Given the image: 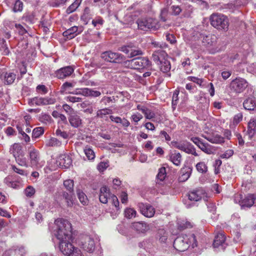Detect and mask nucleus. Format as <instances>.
<instances>
[{"instance_id":"nucleus-1","label":"nucleus","mask_w":256,"mask_h":256,"mask_svg":"<svg viewBox=\"0 0 256 256\" xmlns=\"http://www.w3.org/2000/svg\"><path fill=\"white\" fill-rule=\"evenodd\" d=\"M57 230L55 234L60 240L59 248L64 255L68 256L76 248L68 242L72 237V224L66 220L58 218L55 220Z\"/></svg>"},{"instance_id":"nucleus-2","label":"nucleus","mask_w":256,"mask_h":256,"mask_svg":"<svg viewBox=\"0 0 256 256\" xmlns=\"http://www.w3.org/2000/svg\"><path fill=\"white\" fill-rule=\"evenodd\" d=\"M192 245V248L197 246V240L194 234L181 235L177 237L174 242V247L179 252H184Z\"/></svg>"},{"instance_id":"nucleus-3","label":"nucleus","mask_w":256,"mask_h":256,"mask_svg":"<svg viewBox=\"0 0 256 256\" xmlns=\"http://www.w3.org/2000/svg\"><path fill=\"white\" fill-rule=\"evenodd\" d=\"M211 25L219 30L226 32L228 30L229 20L223 14L215 13L210 18Z\"/></svg>"},{"instance_id":"nucleus-4","label":"nucleus","mask_w":256,"mask_h":256,"mask_svg":"<svg viewBox=\"0 0 256 256\" xmlns=\"http://www.w3.org/2000/svg\"><path fill=\"white\" fill-rule=\"evenodd\" d=\"M136 24L139 29L144 31L148 30H156L160 27L158 21L152 18H139L137 20Z\"/></svg>"},{"instance_id":"nucleus-5","label":"nucleus","mask_w":256,"mask_h":256,"mask_svg":"<svg viewBox=\"0 0 256 256\" xmlns=\"http://www.w3.org/2000/svg\"><path fill=\"white\" fill-rule=\"evenodd\" d=\"M100 58L106 62L120 64L125 60V56L122 54L107 50L100 54Z\"/></svg>"},{"instance_id":"nucleus-6","label":"nucleus","mask_w":256,"mask_h":256,"mask_svg":"<svg viewBox=\"0 0 256 256\" xmlns=\"http://www.w3.org/2000/svg\"><path fill=\"white\" fill-rule=\"evenodd\" d=\"M30 166L34 168L38 169L42 168L43 164L40 160V152L36 150L32 149L29 152Z\"/></svg>"},{"instance_id":"nucleus-7","label":"nucleus","mask_w":256,"mask_h":256,"mask_svg":"<svg viewBox=\"0 0 256 256\" xmlns=\"http://www.w3.org/2000/svg\"><path fill=\"white\" fill-rule=\"evenodd\" d=\"M218 38L214 34H209L202 36V43L204 46L208 50H212V52H216Z\"/></svg>"},{"instance_id":"nucleus-8","label":"nucleus","mask_w":256,"mask_h":256,"mask_svg":"<svg viewBox=\"0 0 256 256\" xmlns=\"http://www.w3.org/2000/svg\"><path fill=\"white\" fill-rule=\"evenodd\" d=\"M248 86L246 81L242 78H236L232 80L230 84L231 90L236 93L242 92Z\"/></svg>"},{"instance_id":"nucleus-9","label":"nucleus","mask_w":256,"mask_h":256,"mask_svg":"<svg viewBox=\"0 0 256 256\" xmlns=\"http://www.w3.org/2000/svg\"><path fill=\"white\" fill-rule=\"evenodd\" d=\"M56 99L50 97H34L30 99L28 103L30 106H44L48 104H52L55 103Z\"/></svg>"},{"instance_id":"nucleus-10","label":"nucleus","mask_w":256,"mask_h":256,"mask_svg":"<svg viewBox=\"0 0 256 256\" xmlns=\"http://www.w3.org/2000/svg\"><path fill=\"white\" fill-rule=\"evenodd\" d=\"M84 250L92 252L95 248V243L94 239L89 236H84L81 238L80 244Z\"/></svg>"},{"instance_id":"nucleus-11","label":"nucleus","mask_w":256,"mask_h":256,"mask_svg":"<svg viewBox=\"0 0 256 256\" xmlns=\"http://www.w3.org/2000/svg\"><path fill=\"white\" fill-rule=\"evenodd\" d=\"M150 62L147 58L138 57L133 58L134 69L146 68L150 66Z\"/></svg>"},{"instance_id":"nucleus-12","label":"nucleus","mask_w":256,"mask_h":256,"mask_svg":"<svg viewBox=\"0 0 256 256\" xmlns=\"http://www.w3.org/2000/svg\"><path fill=\"white\" fill-rule=\"evenodd\" d=\"M141 213L146 217L152 218L155 214V209L148 204L140 203L138 204Z\"/></svg>"},{"instance_id":"nucleus-13","label":"nucleus","mask_w":256,"mask_h":256,"mask_svg":"<svg viewBox=\"0 0 256 256\" xmlns=\"http://www.w3.org/2000/svg\"><path fill=\"white\" fill-rule=\"evenodd\" d=\"M71 158L67 154H61L57 158L56 164L62 168H68L72 164Z\"/></svg>"},{"instance_id":"nucleus-14","label":"nucleus","mask_w":256,"mask_h":256,"mask_svg":"<svg viewBox=\"0 0 256 256\" xmlns=\"http://www.w3.org/2000/svg\"><path fill=\"white\" fill-rule=\"evenodd\" d=\"M68 121L70 126L74 128L82 127V120L80 116L77 114L76 112H72L68 116Z\"/></svg>"},{"instance_id":"nucleus-15","label":"nucleus","mask_w":256,"mask_h":256,"mask_svg":"<svg viewBox=\"0 0 256 256\" xmlns=\"http://www.w3.org/2000/svg\"><path fill=\"white\" fill-rule=\"evenodd\" d=\"M74 70V68L70 66L62 68L56 72V76L60 79L64 78L70 76Z\"/></svg>"},{"instance_id":"nucleus-16","label":"nucleus","mask_w":256,"mask_h":256,"mask_svg":"<svg viewBox=\"0 0 256 256\" xmlns=\"http://www.w3.org/2000/svg\"><path fill=\"white\" fill-rule=\"evenodd\" d=\"M214 248L221 247L224 250L226 246V236L222 232H219L216 236L213 243Z\"/></svg>"},{"instance_id":"nucleus-17","label":"nucleus","mask_w":256,"mask_h":256,"mask_svg":"<svg viewBox=\"0 0 256 256\" xmlns=\"http://www.w3.org/2000/svg\"><path fill=\"white\" fill-rule=\"evenodd\" d=\"M179 150L188 154H192L194 156H198L196 148L194 146L189 142H182Z\"/></svg>"},{"instance_id":"nucleus-18","label":"nucleus","mask_w":256,"mask_h":256,"mask_svg":"<svg viewBox=\"0 0 256 256\" xmlns=\"http://www.w3.org/2000/svg\"><path fill=\"white\" fill-rule=\"evenodd\" d=\"M82 30V28H78V26H74L64 32L63 35L68 39L70 40L81 33Z\"/></svg>"},{"instance_id":"nucleus-19","label":"nucleus","mask_w":256,"mask_h":256,"mask_svg":"<svg viewBox=\"0 0 256 256\" xmlns=\"http://www.w3.org/2000/svg\"><path fill=\"white\" fill-rule=\"evenodd\" d=\"M112 194L110 192L109 190L106 186H104L100 188L99 199L101 202L106 204L108 200L110 198Z\"/></svg>"},{"instance_id":"nucleus-20","label":"nucleus","mask_w":256,"mask_h":256,"mask_svg":"<svg viewBox=\"0 0 256 256\" xmlns=\"http://www.w3.org/2000/svg\"><path fill=\"white\" fill-rule=\"evenodd\" d=\"M205 193L202 189H198L190 192L188 195V199L191 201L198 202L202 199Z\"/></svg>"},{"instance_id":"nucleus-21","label":"nucleus","mask_w":256,"mask_h":256,"mask_svg":"<svg viewBox=\"0 0 256 256\" xmlns=\"http://www.w3.org/2000/svg\"><path fill=\"white\" fill-rule=\"evenodd\" d=\"M168 160L174 165L179 166L182 162V155L180 152L174 150L169 154Z\"/></svg>"},{"instance_id":"nucleus-22","label":"nucleus","mask_w":256,"mask_h":256,"mask_svg":"<svg viewBox=\"0 0 256 256\" xmlns=\"http://www.w3.org/2000/svg\"><path fill=\"white\" fill-rule=\"evenodd\" d=\"M202 136L208 142L212 144H220L224 142V138L218 134H213L211 136L202 134Z\"/></svg>"},{"instance_id":"nucleus-23","label":"nucleus","mask_w":256,"mask_h":256,"mask_svg":"<svg viewBox=\"0 0 256 256\" xmlns=\"http://www.w3.org/2000/svg\"><path fill=\"white\" fill-rule=\"evenodd\" d=\"M5 84H11L14 82L16 75L12 72H6L2 74Z\"/></svg>"},{"instance_id":"nucleus-24","label":"nucleus","mask_w":256,"mask_h":256,"mask_svg":"<svg viewBox=\"0 0 256 256\" xmlns=\"http://www.w3.org/2000/svg\"><path fill=\"white\" fill-rule=\"evenodd\" d=\"M60 198L64 200L68 207H72L74 205L73 192H62Z\"/></svg>"},{"instance_id":"nucleus-25","label":"nucleus","mask_w":256,"mask_h":256,"mask_svg":"<svg viewBox=\"0 0 256 256\" xmlns=\"http://www.w3.org/2000/svg\"><path fill=\"white\" fill-rule=\"evenodd\" d=\"M132 227L136 232L142 233L145 232L149 228L148 225L142 222H134L132 224Z\"/></svg>"},{"instance_id":"nucleus-26","label":"nucleus","mask_w":256,"mask_h":256,"mask_svg":"<svg viewBox=\"0 0 256 256\" xmlns=\"http://www.w3.org/2000/svg\"><path fill=\"white\" fill-rule=\"evenodd\" d=\"M243 106L246 110H253L256 108V100L254 98H248L246 100Z\"/></svg>"},{"instance_id":"nucleus-27","label":"nucleus","mask_w":256,"mask_h":256,"mask_svg":"<svg viewBox=\"0 0 256 256\" xmlns=\"http://www.w3.org/2000/svg\"><path fill=\"white\" fill-rule=\"evenodd\" d=\"M239 204L242 208L251 207L254 204V198L252 195H248L239 200Z\"/></svg>"},{"instance_id":"nucleus-28","label":"nucleus","mask_w":256,"mask_h":256,"mask_svg":"<svg viewBox=\"0 0 256 256\" xmlns=\"http://www.w3.org/2000/svg\"><path fill=\"white\" fill-rule=\"evenodd\" d=\"M167 56L166 53L162 50H156L152 55L153 60L158 64V62H161L162 58Z\"/></svg>"},{"instance_id":"nucleus-29","label":"nucleus","mask_w":256,"mask_h":256,"mask_svg":"<svg viewBox=\"0 0 256 256\" xmlns=\"http://www.w3.org/2000/svg\"><path fill=\"white\" fill-rule=\"evenodd\" d=\"M158 65L160 70L163 72H167L170 71L171 68L169 60H166V58L161 60V62H158Z\"/></svg>"},{"instance_id":"nucleus-30","label":"nucleus","mask_w":256,"mask_h":256,"mask_svg":"<svg viewBox=\"0 0 256 256\" xmlns=\"http://www.w3.org/2000/svg\"><path fill=\"white\" fill-rule=\"evenodd\" d=\"M168 237V234L164 228H160L158 230L156 238L161 242H166Z\"/></svg>"},{"instance_id":"nucleus-31","label":"nucleus","mask_w":256,"mask_h":256,"mask_svg":"<svg viewBox=\"0 0 256 256\" xmlns=\"http://www.w3.org/2000/svg\"><path fill=\"white\" fill-rule=\"evenodd\" d=\"M248 132L250 137H252L255 133L256 128V120L252 119L248 124Z\"/></svg>"},{"instance_id":"nucleus-32","label":"nucleus","mask_w":256,"mask_h":256,"mask_svg":"<svg viewBox=\"0 0 256 256\" xmlns=\"http://www.w3.org/2000/svg\"><path fill=\"white\" fill-rule=\"evenodd\" d=\"M84 152L90 160H94L95 158V153L92 148L88 146H86L84 149Z\"/></svg>"},{"instance_id":"nucleus-33","label":"nucleus","mask_w":256,"mask_h":256,"mask_svg":"<svg viewBox=\"0 0 256 256\" xmlns=\"http://www.w3.org/2000/svg\"><path fill=\"white\" fill-rule=\"evenodd\" d=\"M192 170L190 168H182L181 170L182 175L179 177V180L180 182L186 180L190 176Z\"/></svg>"},{"instance_id":"nucleus-34","label":"nucleus","mask_w":256,"mask_h":256,"mask_svg":"<svg viewBox=\"0 0 256 256\" xmlns=\"http://www.w3.org/2000/svg\"><path fill=\"white\" fill-rule=\"evenodd\" d=\"M61 144V142L55 138H52L46 142V146L48 147L60 146Z\"/></svg>"},{"instance_id":"nucleus-35","label":"nucleus","mask_w":256,"mask_h":256,"mask_svg":"<svg viewBox=\"0 0 256 256\" xmlns=\"http://www.w3.org/2000/svg\"><path fill=\"white\" fill-rule=\"evenodd\" d=\"M76 194L80 202L84 206L88 204V199L85 194L80 189L76 190Z\"/></svg>"},{"instance_id":"nucleus-36","label":"nucleus","mask_w":256,"mask_h":256,"mask_svg":"<svg viewBox=\"0 0 256 256\" xmlns=\"http://www.w3.org/2000/svg\"><path fill=\"white\" fill-rule=\"evenodd\" d=\"M10 152L14 158H16V156H19V154L22 152V146L18 144H14L10 149Z\"/></svg>"},{"instance_id":"nucleus-37","label":"nucleus","mask_w":256,"mask_h":256,"mask_svg":"<svg viewBox=\"0 0 256 256\" xmlns=\"http://www.w3.org/2000/svg\"><path fill=\"white\" fill-rule=\"evenodd\" d=\"M192 224L186 220H182L178 222V228L180 230H183L186 228H192Z\"/></svg>"},{"instance_id":"nucleus-38","label":"nucleus","mask_w":256,"mask_h":256,"mask_svg":"<svg viewBox=\"0 0 256 256\" xmlns=\"http://www.w3.org/2000/svg\"><path fill=\"white\" fill-rule=\"evenodd\" d=\"M134 18L131 14L126 15L122 20L120 21V22L126 26H131L134 22Z\"/></svg>"},{"instance_id":"nucleus-39","label":"nucleus","mask_w":256,"mask_h":256,"mask_svg":"<svg viewBox=\"0 0 256 256\" xmlns=\"http://www.w3.org/2000/svg\"><path fill=\"white\" fill-rule=\"evenodd\" d=\"M64 186L67 190L70 192H74V181L68 179L64 182Z\"/></svg>"},{"instance_id":"nucleus-40","label":"nucleus","mask_w":256,"mask_h":256,"mask_svg":"<svg viewBox=\"0 0 256 256\" xmlns=\"http://www.w3.org/2000/svg\"><path fill=\"white\" fill-rule=\"evenodd\" d=\"M136 214V212L135 210L132 208H126L124 210L125 216L129 219L135 218Z\"/></svg>"},{"instance_id":"nucleus-41","label":"nucleus","mask_w":256,"mask_h":256,"mask_svg":"<svg viewBox=\"0 0 256 256\" xmlns=\"http://www.w3.org/2000/svg\"><path fill=\"white\" fill-rule=\"evenodd\" d=\"M38 120L44 124H48L51 122L52 118L48 114L42 113L40 115Z\"/></svg>"},{"instance_id":"nucleus-42","label":"nucleus","mask_w":256,"mask_h":256,"mask_svg":"<svg viewBox=\"0 0 256 256\" xmlns=\"http://www.w3.org/2000/svg\"><path fill=\"white\" fill-rule=\"evenodd\" d=\"M197 170L200 173H206L208 171V167L204 162H198L196 165Z\"/></svg>"},{"instance_id":"nucleus-43","label":"nucleus","mask_w":256,"mask_h":256,"mask_svg":"<svg viewBox=\"0 0 256 256\" xmlns=\"http://www.w3.org/2000/svg\"><path fill=\"white\" fill-rule=\"evenodd\" d=\"M202 151L207 154H211L212 153V150L210 148V146L208 143L203 142L198 147Z\"/></svg>"},{"instance_id":"nucleus-44","label":"nucleus","mask_w":256,"mask_h":256,"mask_svg":"<svg viewBox=\"0 0 256 256\" xmlns=\"http://www.w3.org/2000/svg\"><path fill=\"white\" fill-rule=\"evenodd\" d=\"M142 113L144 114L146 118L148 120H152L156 116L155 113L147 107H146Z\"/></svg>"},{"instance_id":"nucleus-45","label":"nucleus","mask_w":256,"mask_h":256,"mask_svg":"<svg viewBox=\"0 0 256 256\" xmlns=\"http://www.w3.org/2000/svg\"><path fill=\"white\" fill-rule=\"evenodd\" d=\"M44 132V130L42 127H38L34 129L32 131V137L38 138Z\"/></svg>"},{"instance_id":"nucleus-46","label":"nucleus","mask_w":256,"mask_h":256,"mask_svg":"<svg viewBox=\"0 0 256 256\" xmlns=\"http://www.w3.org/2000/svg\"><path fill=\"white\" fill-rule=\"evenodd\" d=\"M79 5L80 2H78V1L74 2L67 8L66 12L68 14H70V13L74 12L78 7Z\"/></svg>"},{"instance_id":"nucleus-47","label":"nucleus","mask_w":256,"mask_h":256,"mask_svg":"<svg viewBox=\"0 0 256 256\" xmlns=\"http://www.w3.org/2000/svg\"><path fill=\"white\" fill-rule=\"evenodd\" d=\"M112 110L107 108L99 110L96 112V116L102 118L104 116L110 114Z\"/></svg>"},{"instance_id":"nucleus-48","label":"nucleus","mask_w":256,"mask_h":256,"mask_svg":"<svg viewBox=\"0 0 256 256\" xmlns=\"http://www.w3.org/2000/svg\"><path fill=\"white\" fill-rule=\"evenodd\" d=\"M36 91L41 94H44L48 93V88L44 84H39L36 87Z\"/></svg>"},{"instance_id":"nucleus-49","label":"nucleus","mask_w":256,"mask_h":256,"mask_svg":"<svg viewBox=\"0 0 256 256\" xmlns=\"http://www.w3.org/2000/svg\"><path fill=\"white\" fill-rule=\"evenodd\" d=\"M23 8V3L20 0L16 1L13 8L14 12H21Z\"/></svg>"},{"instance_id":"nucleus-50","label":"nucleus","mask_w":256,"mask_h":256,"mask_svg":"<svg viewBox=\"0 0 256 256\" xmlns=\"http://www.w3.org/2000/svg\"><path fill=\"white\" fill-rule=\"evenodd\" d=\"M166 176V168L164 167H162L159 169L158 172L157 174V178L160 181H162L164 180Z\"/></svg>"},{"instance_id":"nucleus-51","label":"nucleus","mask_w":256,"mask_h":256,"mask_svg":"<svg viewBox=\"0 0 256 256\" xmlns=\"http://www.w3.org/2000/svg\"><path fill=\"white\" fill-rule=\"evenodd\" d=\"M76 94H82L85 96H89L90 89L88 88H82L80 89H77Z\"/></svg>"},{"instance_id":"nucleus-52","label":"nucleus","mask_w":256,"mask_h":256,"mask_svg":"<svg viewBox=\"0 0 256 256\" xmlns=\"http://www.w3.org/2000/svg\"><path fill=\"white\" fill-rule=\"evenodd\" d=\"M132 51H130V55H128V58H132L135 56L142 55V52L140 49H135L133 46H132Z\"/></svg>"},{"instance_id":"nucleus-53","label":"nucleus","mask_w":256,"mask_h":256,"mask_svg":"<svg viewBox=\"0 0 256 256\" xmlns=\"http://www.w3.org/2000/svg\"><path fill=\"white\" fill-rule=\"evenodd\" d=\"M120 64H122V66L124 68H128L134 69L133 67V59L131 60H124L122 63Z\"/></svg>"},{"instance_id":"nucleus-54","label":"nucleus","mask_w":256,"mask_h":256,"mask_svg":"<svg viewBox=\"0 0 256 256\" xmlns=\"http://www.w3.org/2000/svg\"><path fill=\"white\" fill-rule=\"evenodd\" d=\"M116 99L114 96L109 97V96H104L101 100V102L104 103V104H108L111 102H116Z\"/></svg>"},{"instance_id":"nucleus-55","label":"nucleus","mask_w":256,"mask_h":256,"mask_svg":"<svg viewBox=\"0 0 256 256\" xmlns=\"http://www.w3.org/2000/svg\"><path fill=\"white\" fill-rule=\"evenodd\" d=\"M188 80L190 81H192L196 83V84L200 85V86H202V83L204 82V80L202 78H199L196 77L191 76H188Z\"/></svg>"},{"instance_id":"nucleus-56","label":"nucleus","mask_w":256,"mask_h":256,"mask_svg":"<svg viewBox=\"0 0 256 256\" xmlns=\"http://www.w3.org/2000/svg\"><path fill=\"white\" fill-rule=\"evenodd\" d=\"M34 193L35 190L32 186H28L25 190V194L28 197H32Z\"/></svg>"},{"instance_id":"nucleus-57","label":"nucleus","mask_w":256,"mask_h":256,"mask_svg":"<svg viewBox=\"0 0 256 256\" xmlns=\"http://www.w3.org/2000/svg\"><path fill=\"white\" fill-rule=\"evenodd\" d=\"M56 134L58 136H60L64 139H66L68 137V134L64 131H62L60 129H58L56 131Z\"/></svg>"},{"instance_id":"nucleus-58","label":"nucleus","mask_w":256,"mask_h":256,"mask_svg":"<svg viewBox=\"0 0 256 256\" xmlns=\"http://www.w3.org/2000/svg\"><path fill=\"white\" fill-rule=\"evenodd\" d=\"M168 14V10L167 8H164L161 10L160 18L161 20L165 22L166 20V17Z\"/></svg>"},{"instance_id":"nucleus-59","label":"nucleus","mask_w":256,"mask_h":256,"mask_svg":"<svg viewBox=\"0 0 256 256\" xmlns=\"http://www.w3.org/2000/svg\"><path fill=\"white\" fill-rule=\"evenodd\" d=\"M142 116L138 112L133 114L131 116L132 120L135 122L138 123L140 120L142 118Z\"/></svg>"},{"instance_id":"nucleus-60","label":"nucleus","mask_w":256,"mask_h":256,"mask_svg":"<svg viewBox=\"0 0 256 256\" xmlns=\"http://www.w3.org/2000/svg\"><path fill=\"white\" fill-rule=\"evenodd\" d=\"M66 100L67 101L72 102V103L82 102V98L79 97H76L74 96H68L66 98Z\"/></svg>"},{"instance_id":"nucleus-61","label":"nucleus","mask_w":256,"mask_h":256,"mask_svg":"<svg viewBox=\"0 0 256 256\" xmlns=\"http://www.w3.org/2000/svg\"><path fill=\"white\" fill-rule=\"evenodd\" d=\"M112 200V204L115 206L116 210H119V201L118 198L114 194H112L110 198Z\"/></svg>"},{"instance_id":"nucleus-62","label":"nucleus","mask_w":256,"mask_h":256,"mask_svg":"<svg viewBox=\"0 0 256 256\" xmlns=\"http://www.w3.org/2000/svg\"><path fill=\"white\" fill-rule=\"evenodd\" d=\"M171 10L172 14L174 16L178 15L182 12V9L178 6H172L171 7Z\"/></svg>"},{"instance_id":"nucleus-63","label":"nucleus","mask_w":256,"mask_h":256,"mask_svg":"<svg viewBox=\"0 0 256 256\" xmlns=\"http://www.w3.org/2000/svg\"><path fill=\"white\" fill-rule=\"evenodd\" d=\"M179 94L178 90H175L173 93V96L172 98V105H176L178 104V96Z\"/></svg>"},{"instance_id":"nucleus-64","label":"nucleus","mask_w":256,"mask_h":256,"mask_svg":"<svg viewBox=\"0 0 256 256\" xmlns=\"http://www.w3.org/2000/svg\"><path fill=\"white\" fill-rule=\"evenodd\" d=\"M15 27L20 35H24L27 32L26 30L20 24H16Z\"/></svg>"}]
</instances>
